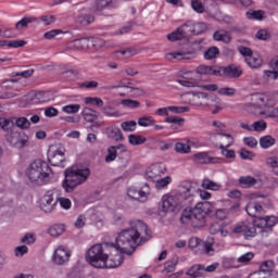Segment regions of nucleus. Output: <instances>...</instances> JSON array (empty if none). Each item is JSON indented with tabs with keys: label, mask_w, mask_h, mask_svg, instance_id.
I'll list each match as a JSON object with an SVG mask.
<instances>
[{
	"label": "nucleus",
	"mask_w": 278,
	"mask_h": 278,
	"mask_svg": "<svg viewBox=\"0 0 278 278\" xmlns=\"http://www.w3.org/2000/svg\"><path fill=\"white\" fill-rule=\"evenodd\" d=\"M150 239L151 229L149 226L142 220H135L130 223V228L119 232L116 243L106 242L103 245H92L86 254V260L93 268H118L125 260L123 254L131 255L139 244ZM103 247L105 250L112 249L121 254H116L114 258H108L109 255L104 253Z\"/></svg>",
	"instance_id": "f257e3e1"
},
{
	"label": "nucleus",
	"mask_w": 278,
	"mask_h": 278,
	"mask_svg": "<svg viewBox=\"0 0 278 278\" xmlns=\"http://www.w3.org/2000/svg\"><path fill=\"white\" fill-rule=\"evenodd\" d=\"M25 177L33 186H46L53 179V169L47 162L37 159L26 167Z\"/></svg>",
	"instance_id": "f03ea898"
},
{
	"label": "nucleus",
	"mask_w": 278,
	"mask_h": 278,
	"mask_svg": "<svg viewBox=\"0 0 278 278\" xmlns=\"http://www.w3.org/2000/svg\"><path fill=\"white\" fill-rule=\"evenodd\" d=\"M194 195L190 187H181L176 195H164L162 201L163 212H179L187 205H192Z\"/></svg>",
	"instance_id": "7ed1b4c3"
},
{
	"label": "nucleus",
	"mask_w": 278,
	"mask_h": 278,
	"mask_svg": "<svg viewBox=\"0 0 278 278\" xmlns=\"http://www.w3.org/2000/svg\"><path fill=\"white\" fill-rule=\"evenodd\" d=\"M65 179L62 182V188H64L65 192H75V188L77 186H81L88 181V177H90V168H66L64 172Z\"/></svg>",
	"instance_id": "20e7f679"
},
{
	"label": "nucleus",
	"mask_w": 278,
	"mask_h": 278,
	"mask_svg": "<svg viewBox=\"0 0 278 278\" xmlns=\"http://www.w3.org/2000/svg\"><path fill=\"white\" fill-rule=\"evenodd\" d=\"M150 194L151 189L149 188V184H146L141 189L130 187L127 190V197L132 199V201H138L139 203H147Z\"/></svg>",
	"instance_id": "39448f33"
},
{
	"label": "nucleus",
	"mask_w": 278,
	"mask_h": 278,
	"mask_svg": "<svg viewBox=\"0 0 278 278\" xmlns=\"http://www.w3.org/2000/svg\"><path fill=\"white\" fill-rule=\"evenodd\" d=\"M192 22H187L182 26L178 27L175 31L167 35V40L170 42H175L176 40H184V38H188L192 35Z\"/></svg>",
	"instance_id": "423d86ee"
},
{
	"label": "nucleus",
	"mask_w": 278,
	"mask_h": 278,
	"mask_svg": "<svg viewBox=\"0 0 278 278\" xmlns=\"http://www.w3.org/2000/svg\"><path fill=\"white\" fill-rule=\"evenodd\" d=\"M218 136H223L224 138H227V140H228L226 146L219 144L222 155H224V157H227L228 160L236 157V151L229 150V147H231V144H233V137L230 134H225V132H213L212 134V138H218Z\"/></svg>",
	"instance_id": "0eeeda50"
},
{
	"label": "nucleus",
	"mask_w": 278,
	"mask_h": 278,
	"mask_svg": "<svg viewBox=\"0 0 278 278\" xmlns=\"http://www.w3.org/2000/svg\"><path fill=\"white\" fill-rule=\"evenodd\" d=\"M55 191L49 190L41 198L40 210L46 214H51V211L55 208L58 205V199L54 198Z\"/></svg>",
	"instance_id": "6e6552de"
},
{
	"label": "nucleus",
	"mask_w": 278,
	"mask_h": 278,
	"mask_svg": "<svg viewBox=\"0 0 278 278\" xmlns=\"http://www.w3.org/2000/svg\"><path fill=\"white\" fill-rule=\"evenodd\" d=\"M255 227L257 226H255L254 222L252 224L241 223L232 229V233H242L245 240H249V238H255L257 236V229Z\"/></svg>",
	"instance_id": "1a4fd4ad"
},
{
	"label": "nucleus",
	"mask_w": 278,
	"mask_h": 278,
	"mask_svg": "<svg viewBox=\"0 0 278 278\" xmlns=\"http://www.w3.org/2000/svg\"><path fill=\"white\" fill-rule=\"evenodd\" d=\"M277 223H278V217L275 215L256 217L254 219L255 227H258V229H267L266 231H273V227H275Z\"/></svg>",
	"instance_id": "9d476101"
},
{
	"label": "nucleus",
	"mask_w": 278,
	"mask_h": 278,
	"mask_svg": "<svg viewBox=\"0 0 278 278\" xmlns=\"http://www.w3.org/2000/svg\"><path fill=\"white\" fill-rule=\"evenodd\" d=\"M66 159L64 157V152L62 150H53V147H50L48 150V162L51 166H61L64 168V162Z\"/></svg>",
	"instance_id": "9b49d317"
},
{
	"label": "nucleus",
	"mask_w": 278,
	"mask_h": 278,
	"mask_svg": "<svg viewBox=\"0 0 278 278\" xmlns=\"http://www.w3.org/2000/svg\"><path fill=\"white\" fill-rule=\"evenodd\" d=\"M71 260V251L64 247H60L54 251L52 256V262L56 264V266H64V264H68Z\"/></svg>",
	"instance_id": "f8f14e48"
},
{
	"label": "nucleus",
	"mask_w": 278,
	"mask_h": 278,
	"mask_svg": "<svg viewBox=\"0 0 278 278\" xmlns=\"http://www.w3.org/2000/svg\"><path fill=\"white\" fill-rule=\"evenodd\" d=\"M198 164H223L224 159L214 157L210 155V152H199L193 155Z\"/></svg>",
	"instance_id": "ddd939ff"
},
{
	"label": "nucleus",
	"mask_w": 278,
	"mask_h": 278,
	"mask_svg": "<svg viewBox=\"0 0 278 278\" xmlns=\"http://www.w3.org/2000/svg\"><path fill=\"white\" fill-rule=\"evenodd\" d=\"M104 134L111 140H115V142H123L125 140V136H123V131L118 127L109 126L105 128Z\"/></svg>",
	"instance_id": "4468645a"
},
{
	"label": "nucleus",
	"mask_w": 278,
	"mask_h": 278,
	"mask_svg": "<svg viewBox=\"0 0 278 278\" xmlns=\"http://www.w3.org/2000/svg\"><path fill=\"white\" fill-rule=\"evenodd\" d=\"M242 76V70L236 66L235 64L228 65L224 67V77H228L229 79H238V77Z\"/></svg>",
	"instance_id": "2eb2a0df"
},
{
	"label": "nucleus",
	"mask_w": 278,
	"mask_h": 278,
	"mask_svg": "<svg viewBox=\"0 0 278 278\" xmlns=\"http://www.w3.org/2000/svg\"><path fill=\"white\" fill-rule=\"evenodd\" d=\"M31 23H38V18L34 16H25L17 23H15L16 31H22V29H27Z\"/></svg>",
	"instance_id": "dca6fc26"
},
{
	"label": "nucleus",
	"mask_w": 278,
	"mask_h": 278,
	"mask_svg": "<svg viewBox=\"0 0 278 278\" xmlns=\"http://www.w3.org/2000/svg\"><path fill=\"white\" fill-rule=\"evenodd\" d=\"M81 116L87 123H94L99 118V112L90 108H85L81 112Z\"/></svg>",
	"instance_id": "f3484780"
},
{
	"label": "nucleus",
	"mask_w": 278,
	"mask_h": 278,
	"mask_svg": "<svg viewBox=\"0 0 278 278\" xmlns=\"http://www.w3.org/2000/svg\"><path fill=\"white\" fill-rule=\"evenodd\" d=\"M203 273H205V266L198 264L193 265L187 273L186 275L190 278H198V277H203Z\"/></svg>",
	"instance_id": "a211bd4d"
},
{
	"label": "nucleus",
	"mask_w": 278,
	"mask_h": 278,
	"mask_svg": "<svg viewBox=\"0 0 278 278\" xmlns=\"http://www.w3.org/2000/svg\"><path fill=\"white\" fill-rule=\"evenodd\" d=\"M75 22L84 27L94 23V15L92 14H80L75 17Z\"/></svg>",
	"instance_id": "6ab92c4d"
},
{
	"label": "nucleus",
	"mask_w": 278,
	"mask_h": 278,
	"mask_svg": "<svg viewBox=\"0 0 278 278\" xmlns=\"http://www.w3.org/2000/svg\"><path fill=\"white\" fill-rule=\"evenodd\" d=\"M262 210V204L257 202H250L245 207L247 213L252 217H256L257 214H261Z\"/></svg>",
	"instance_id": "aec40b11"
},
{
	"label": "nucleus",
	"mask_w": 278,
	"mask_h": 278,
	"mask_svg": "<svg viewBox=\"0 0 278 278\" xmlns=\"http://www.w3.org/2000/svg\"><path fill=\"white\" fill-rule=\"evenodd\" d=\"M214 40L218 42H225V45H229L231 42V36L227 30H217L213 35Z\"/></svg>",
	"instance_id": "412c9836"
},
{
	"label": "nucleus",
	"mask_w": 278,
	"mask_h": 278,
	"mask_svg": "<svg viewBox=\"0 0 278 278\" xmlns=\"http://www.w3.org/2000/svg\"><path fill=\"white\" fill-rule=\"evenodd\" d=\"M169 55L174 58V60H192V58H194V52L192 51L172 52L166 54V58H168Z\"/></svg>",
	"instance_id": "4be33fe9"
},
{
	"label": "nucleus",
	"mask_w": 278,
	"mask_h": 278,
	"mask_svg": "<svg viewBox=\"0 0 278 278\" xmlns=\"http://www.w3.org/2000/svg\"><path fill=\"white\" fill-rule=\"evenodd\" d=\"M14 138H18V134L13 132L11 137L8 139L11 144H14V147H16L17 149H25V147H27V139L14 140Z\"/></svg>",
	"instance_id": "5701e85b"
},
{
	"label": "nucleus",
	"mask_w": 278,
	"mask_h": 278,
	"mask_svg": "<svg viewBox=\"0 0 278 278\" xmlns=\"http://www.w3.org/2000/svg\"><path fill=\"white\" fill-rule=\"evenodd\" d=\"M201 187L204 189V190H220V188H223V186L218 182H214L213 180H210V178H204L202 180V185Z\"/></svg>",
	"instance_id": "b1692460"
},
{
	"label": "nucleus",
	"mask_w": 278,
	"mask_h": 278,
	"mask_svg": "<svg viewBox=\"0 0 278 278\" xmlns=\"http://www.w3.org/2000/svg\"><path fill=\"white\" fill-rule=\"evenodd\" d=\"M66 231V227L63 224H56L49 228L48 233H50L53 238H58L62 236Z\"/></svg>",
	"instance_id": "393cba45"
},
{
	"label": "nucleus",
	"mask_w": 278,
	"mask_h": 278,
	"mask_svg": "<svg viewBox=\"0 0 278 278\" xmlns=\"http://www.w3.org/2000/svg\"><path fill=\"white\" fill-rule=\"evenodd\" d=\"M129 81V78H124L119 81L121 85H114L111 87H108V90H115L116 88H127L129 90V92H134V90H139L136 87H131V83H127Z\"/></svg>",
	"instance_id": "a878e982"
},
{
	"label": "nucleus",
	"mask_w": 278,
	"mask_h": 278,
	"mask_svg": "<svg viewBox=\"0 0 278 278\" xmlns=\"http://www.w3.org/2000/svg\"><path fill=\"white\" fill-rule=\"evenodd\" d=\"M205 31H207V24L203 22L195 23L192 26L191 36H200V34H205Z\"/></svg>",
	"instance_id": "bb28decb"
},
{
	"label": "nucleus",
	"mask_w": 278,
	"mask_h": 278,
	"mask_svg": "<svg viewBox=\"0 0 278 278\" xmlns=\"http://www.w3.org/2000/svg\"><path fill=\"white\" fill-rule=\"evenodd\" d=\"M239 184L241 188H251L252 186H255V184H257V179L251 176H241L239 178Z\"/></svg>",
	"instance_id": "cd10ccee"
},
{
	"label": "nucleus",
	"mask_w": 278,
	"mask_h": 278,
	"mask_svg": "<svg viewBox=\"0 0 278 278\" xmlns=\"http://www.w3.org/2000/svg\"><path fill=\"white\" fill-rule=\"evenodd\" d=\"M245 63L250 68H260V66H262V58H260V55H252L245 58Z\"/></svg>",
	"instance_id": "c85d7f7f"
},
{
	"label": "nucleus",
	"mask_w": 278,
	"mask_h": 278,
	"mask_svg": "<svg viewBox=\"0 0 278 278\" xmlns=\"http://www.w3.org/2000/svg\"><path fill=\"white\" fill-rule=\"evenodd\" d=\"M276 142L277 140H275V138H273L270 135L260 138V144L262 149H270V147H273Z\"/></svg>",
	"instance_id": "c756f323"
},
{
	"label": "nucleus",
	"mask_w": 278,
	"mask_h": 278,
	"mask_svg": "<svg viewBox=\"0 0 278 278\" xmlns=\"http://www.w3.org/2000/svg\"><path fill=\"white\" fill-rule=\"evenodd\" d=\"M128 142L129 144H132V147H138L140 144H144L147 139L141 135H129Z\"/></svg>",
	"instance_id": "7c9ffc66"
},
{
	"label": "nucleus",
	"mask_w": 278,
	"mask_h": 278,
	"mask_svg": "<svg viewBox=\"0 0 278 278\" xmlns=\"http://www.w3.org/2000/svg\"><path fill=\"white\" fill-rule=\"evenodd\" d=\"M146 177L151 181H157L160 179V168L157 166L151 167L147 170Z\"/></svg>",
	"instance_id": "2f4dec72"
},
{
	"label": "nucleus",
	"mask_w": 278,
	"mask_h": 278,
	"mask_svg": "<svg viewBox=\"0 0 278 278\" xmlns=\"http://www.w3.org/2000/svg\"><path fill=\"white\" fill-rule=\"evenodd\" d=\"M88 40L85 38L76 39L72 41L68 46L70 49H77L78 51L86 48Z\"/></svg>",
	"instance_id": "473e14b6"
},
{
	"label": "nucleus",
	"mask_w": 278,
	"mask_h": 278,
	"mask_svg": "<svg viewBox=\"0 0 278 278\" xmlns=\"http://www.w3.org/2000/svg\"><path fill=\"white\" fill-rule=\"evenodd\" d=\"M102 113L104 116L113 117V118H118L121 117V112L114 110V108L106 105L102 108Z\"/></svg>",
	"instance_id": "72a5a7b5"
},
{
	"label": "nucleus",
	"mask_w": 278,
	"mask_h": 278,
	"mask_svg": "<svg viewBox=\"0 0 278 278\" xmlns=\"http://www.w3.org/2000/svg\"><path fill=\"white\" fill-rule=\"evenodd\" d=\"M265 12L262 10L258 11H248L247 17L253 21H264Z\"/></svg>",
	"instance_id": "f704fd0d"
},
{
	"label": "nucleus",
	"mask_w": 278,
	"mask_h": 278,
	"mask_svg": "<svg viewBox=\"0 0 278 278\" xmlns=\"http://www.w3.org/2000/svg\"><path fill=\"white\" fill-rule=\"evenodd\" d=\"M177 264H179V258L177 256H174L172 260L167 261L164 267L165 273H173Z\"/></svg>",
	"instance_id": "c9c22d12"
},
{
	"label": "nucleus",
	"mask_w": 278,
	"mask_h": 278,
	"mask_svg": "<svg viewBox=\"0 0 278 278\" xmlns=\"http://www.w3.org/2000/svg\"><path fill=\"white\" fill-rule=\"evenodd\" d=\"M138 125L140 127H151L152 125H155V119L151 116H142L138 118Z\"/></svg>",
	"instance_id": "e433bc0d"
},
{
	"label": "nucleus",
	"mask_w": 278,
	"mask_h": 278,
	"mask_svg": "<svg viewBox=\"0 0 278 278\" xmlns=\"http://www.w3.org/2000/svg\"><path fill=\"white\" fill-rule=\"evenodd\" d=\"M121 104L124 105V108H129L130 110H136L140 106V101L131 100V99H124L121 101Z\"/></svg>",
	"instance_id": "4c0bfd02"
},
{
	"label": "nucleus",
	"mask_w": 278,
	"mask_h": 278,
	"mask_svg": "<svg viewBox=\"0 0 278 278\" xmlns=\"http://www.w3.org/2000/svg\"><path fill=\"white\" fill-rule=\"evenodd\" d=\"M220 53L217 47H211L204 52L205 60H214Z\"/></svg>",
	"instance_id": "58836bf2"
},
{
	"label": "nucleus",
	"mask_w": 278,
	"mask_h": 278,
	"mask_svg": "<svg viewBox=\"0 0 278 278\" xmlns=\"http://www.w3.org/2000/svg\"><path fill=\"white\" fill-rule=\"evenodd\" d=\"M15 125L20 129H29V127L31 126V122H29V119H27L26 117H17L15 121Z\"/></svg>",
	"instance_id": "ea45409f"
},
{
	"label": "nucleus",
	"mask_w": 278,
	"mask_h": 278,
	"mask_svg": "<svg viewBox=\"0 0 278 278\" xmlns=\"http://www.w3.org/2000/svg\"><path fill=\"white\" fill-rule=\"evenodd\" d=\"M136 127H138V123H136V121L123 122L121 124L123 131H136Z\"/></svg>",
	"instance_id": "a19ab883"
},
{
	"label": "nucleus",
	"mask_w": 278,
	"mask_h": 278,
	"mask_svg": "<svg viewBox=\"0 0 278 278\" xmlns=\"http://www.w3.org/2000/svg\"><path fill=\"white\" fill-rule=\"evenodd\" d=\"M198 210L203 212L204 214H210L212 212V204L210 202H200L194 205Z\"/></svg>",
	"instance_id": "79ce46f5"
},
{
	"label": "nucleus",
	"mask_w": 278,
	"mask_h": 278,
	"mask_svg": "<svg viewBox=\"0 0 278 278\" xmlns=\"http://www.w3.org/2000/svg\"><path fill=\"white\" fill-rule=\"evenodd\" d=\"M63 112H65V114H77V112H79V110H81V105L79 104H68L62 108Z\"/></svg>",
	"instance_id": "37998d69"
},
{
	"label": "nucleus",
	"mask_w": 278,
	"mask_h": 278,
	"mask_svg": "<svg viewBox=\"0 0 278 278\" xmlns=\"http://www.w3.org/2000/svg\"><path fill=\"white\" fill-rule=\"evenodd\" d=\"M39 21L43 23V25L49 26V25H53V23L58 21V17H55V15L47 14V15L40 16Z\"/></svg>",
	"instance_id": "c03bdc74"
},
{
	"label": "nucleus",
	"mask_w": 278,
	"mask_h": 278,
	"mask_svg": "<svg viewBox=\"0 0 278 278\" xmlns=\"http://www.w3.org/2000/svg\"><path fill=\"white\" fill-rule=\"evenodd\" d=\"M194 218V208L190 207V210L185 208L182 212V216L180 217L181 223H185L184 220H192Z\"/></svg>",
	"instance_id": "a18cd8bd"
},
{
	"label": "nucleus",
	"mask_w": 278,
	"mask_h": 278,
	"mask_svg": "<svg viewBox=\"0 0 278 278\" xmlns=\"http://www.w3.org/2000/svg\"><path fill=\"white\" fill-rule=\"evenodd\" d=\"M191 8L194 12H198V14H203V12H205V7H203V2L200 0H191Z\"/></svg>",
	"instance_id": "49530a36"
},
{
	"label": "nucleus",
	"mask_w": 278,
	"mask_h": 278,
	"mask_svg": "<svg viewBox=\"0 0 278 278\" xmlns=\"http://www.w3.org/2000/svg\"><path fill=\"white\" fill-rule=\"evenodd\" d=\"M0 127L3 129V131H10L12 127H14V122L11 119H5L3 117H0Z\"/></svg>",
	"instance_id": "de8ad7c7"
},
{
	"label": "nucleus",
	"mask_w": 278,
	"mask_h": 278,
	"mask_svg": "<svg viewBox=\"0 0 278 278\" xmlns=\"http://www.w3.org/2000/svg\"><path fill=\"white\" fill-rule=\"evenodd\" d=\"M207 215L203 212V211H200L197 206L193 207V222L194 220H199L200 223H203V220H205V217Z\"/></svg>",
	"instance_id": "09e8293b"
},
{
	"label": "nucleus",
	"mask_w": 278,
	"mask_h": 278,
	"mask_svg": "<svg viewBox=\"0 0 278 278\" xmlns=\"http://www.w3.org/2000/svg\"><path fill=\"white\" fill-rule=\"evenodd\" d=\"M108 155L105 156V162L110 163V162H114V160H116V146H112L108 149Z\"/></svg>",
	"instance_id": "8fccbe9b"
},
{
	"label": "nucleus",
	"mask_w": 278,
	"mask_h": 278,
	"mask_svg": "<svg viewBox=\"0 0 278 278\" xmlns=\"http://www.w3.org/2000/svg\"><path fill=\"white\" fill-rule=\"evenodd\" d=\"M176 153H190V146L182 142H177L175 144Z\"/></svg>",
	"instance_id": "3c124183"
},
{
	"label": "nucleus",
	"mask_w": 278,
	"mask_h": 278,
	"mask_svg": "<svg viewBox=\"0 0 278 278\" xmlns=\"http://www.w3.org/2000/svg\"><path fill=\"white\" fill-rule=\"evenodd\" d=\"M213 247H214V239H207L203 243L204 253H206V255H212V253L214 252Z\"/></svg>",
	"instance_id": "603ef678"
},
{
	"label": "nucleus",
	"mask_w": 278,
	"mask_h": 278,
	"mask_svg": "<svg viewBox=\"0 0 278 278\" xmlns=\"http://www.w3.org/2000/svg\"><path fill=\"white\" fill-rule=\"evenodd\" d=\"M255 257V254H253V252H248L243 255H241L237 262H239L240 264H249V262H251V260H253Z\"/></svg>",
	"instance_id": "864d4df0"
},
{
	"label": "nucleus",
	"mask_w": 278,
	"mask_h": 278,
	"mask_svg": "<svg viewBox=\"0 0 278 278\" xmlns=\"http://www.w3.org/2000/svg\"><path fill=\"white\" fill-rule=\"evenodd\" d=\"M239 155L241 157V160H253V157H255V153L242 148L239 151Z\"/></svg>",
	"instance_id": "5fc2aeb1"
},
{
	"label": "nucleus",
	"mask_w": 278,
	"mask_h": 278,
	"mask_svg": "<svg viewBox=\"0 0 278 278\" xmlns=\"http://www.w3.org/2000/svg\"><path fill=\"white\" fill-rule=\"evenodd\" d=\"M208 94L205 92H198V93H193V103L192 105H203V103L199 102V99H207Z\"/></svg>",
	"instance_id": "6e6d98bb"
},
{
	"label": "nucleus",
	"mask_w": 278,
	"mask_h": 278,
	"mask_svg": "<svg viewBox=\"0 0 278 278\" xmlns=\"http://www.w3.org/2000/svg\"><path fill=\"white\" fill-rule=\"evenodd\" d=\"M85 103L97 105L98 108H103V100L101 98L88 97L85 99Z\"/></svg>",
	"instance_id": "4d7b16f0"
},
{
	"label": "nucleus",
	"mask_w": 278,
	"mask_h": 278,
	"mask_svg": "<svg viewBox=\"0 0 278 278\" xmlns=\"http://www.w3.org/2000/svg\"><path fill=\"white\" fill-rule=\"evenodd\" d=\"M224 68L225 67L223 66L213 65L211 67V75H214L215 77H225Z\"/></svg>",
	"instance_id": "13d9d810"
},
{
	"label": "nucleus",
	"mask_w": 278,
	"mask_h": 278,
	"mask_svg": "<svg viewBox=\"0 0 278 278\" xmlns=\"http://www.w3.org/2000/svg\"><path fill=\"white\" fill-rule=\"evenodd\" d=\"M25 45H27V41L25 40H9L10 49H21V47H25Z\"/></svg>",
	"instance_id": "bf43d9fd"
},
{
	"label": "nucleus",
	"mask_w": 278,
	"mask_h": 278,
	"mask_svg": "<svg viewBox=\"0 0 278 278\" xmlns=\"http://www.w3.org/2000/svg\"><path fill=\"white\" fill-rule=\"evenodd\" d=\"M63 77L65 79H75V77H79V71L77 70H67L65 72H62Z\"/></svg>",
	"instance_id": "052dcab7"
},
{
	"label": "nucleus",
	"mask_w": 278,
	"mask_h": 278,
	"mask_svg": "<svg viewBox=\"0 0 278 278\" xmlns=\"http://www.w3.org/2000/svg\"><path fill=\"white\" fill-rule=\"evenodd\" d=\"M251 97L252 101H256V103H266L268 101V96L264 93H254Z\"/></svg>",
	"instance_id": "680f3d73"
},
{
	"label": "nucleus",
	"mask_w": 278,
	"mask_h": 278,
	"mask_svg": "<svg viewBox=\"0 0 278 278\" xmlns=\"http://www.w3.org/2000/svg\"><path fill=\"white\" fill-rule=\"evenodd\" d=\"M198 75H212V66L200 65L197 68Z\"/></svg>",
	"instance_id": "e2e57ef3"
},
{
	"label": "nucleus",
	"mask_w": 278,
	"mask_h": 278,
	"mask_svg": "<svg viewBox=\"0 0 278 278\" xmlns=\"http://www.w3.org/2000/svg\"><path fill=\"white\" fill-rule=\"evenodd\" d=\"M170 181H172V179H170V177H165V178H163V179H157L156 181H155V187L156 188H159V189H161V188H166V186H168V184H170Z\"/></svg>",
	"instance_id": "0e129e2a"
},
{
	"label": "nucleus",
	"mask_w": 278,
	"mask_h": 278,
	"mask_svg": "<svg viewBox=\"0 0 278 278\" xmlns=\"http://www.w3.org/2000/svg\"><path fill=\"white\" fill-rule=\"evenodd\" d=\"M253 131H265L267 125L264 121L254 122L253 125Z\"/></svg>",
	"instance_id": "69168bd1"
},
{
	"label": "nucleus",
	"mask_w": 278,
	"mask_h": 278,
	"mask_svg": "<svg viewBox=\"0 0 278 278\" xmlns=\"http://www.w3.org/2000/svg\"><path fill=\"white\" fill-rule=\"evenodd\" d=\"M58 114H60V111H58V109L53 106H49L45 109V115L48 118H53L54 116H58Z\"/></svg>",
	"instance_id": "338daca9"
},
{
	"label": "nucleus",
	"mask_w": 278,
	"mask_h": 278,
	"mask_svg": "<svg viewBox=\"0 0 278 278\" xmlns=\"http://www.w3.org/2000/svg\"><path fill=\"white\" fill-rule=\"evenodd\" d=\"M165 123H172L174 125H184V118L178 117V116H169L165 118Z\"/></svg>",
	"instance_id": "774afa93"
}]
</instances>
